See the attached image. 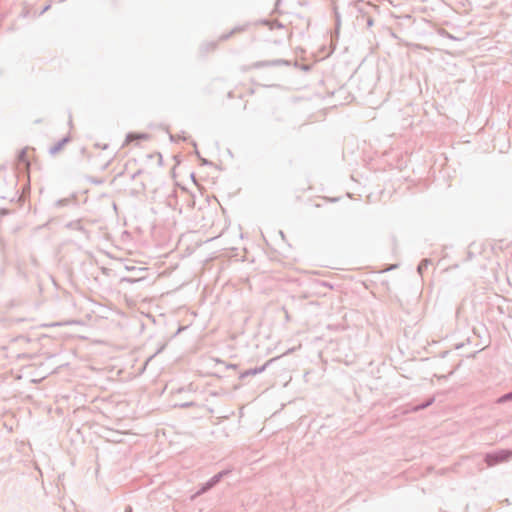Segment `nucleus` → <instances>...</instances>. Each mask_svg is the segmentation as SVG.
I'll return each instance as SVG.
<instances>
[{"instance_id": "17", "label": "nucleus", "mask_w": 512, "mask_h": 512, "mask_svg": "<svg viewBox=\"0 0 512 512\" xmlns=\"http://www.w3.org/2000/svg\"><path fill=\"white\" fill-rule=\"evenodd\" d=\"M70 203V199L69 198H63V199H59L58 201H56L55 205L57 207H63V206H66Z\"/></svg>"}, {"instance_id": "2", "label": "nucleus", "mask_w": 512, "mask_h": 512, "mask_svg": "<svg viewBox=\"0 0 512 512\" xmlns=\"http://www.w3.org/2000/svg\"><path fill=\"white\" fill-rule=\"evenodd\" d=\"M230 473V470L228 469H225V470H222L220 472H218L217 474H215L213 477H211L208 481H206L205 483L201 484L198 491L195 493V495L193 496V498L197 497V496H200L202 494H205L206 492H208L209 490H211L212 488H214L217 484H219L221 482V480L227 476L228 474Z\"/></svg>"}, {"instance_id": "24", "label": "nucleus", "mask_w": 512, "mask_h": 512, "mask_svg": "<svg viewBox=\"0 0 512 512\" xmlns=\"http://www.w3.org/2000/svg\"><path fill=\"white\" fill-rule=\"evenodd\" d=\"M125 512H132V507L131 506H127L125 508Z\"/></svg>"}, {"instance_id": "15", "label": "nucleus", "mask_w": 512, "mask_h": 512, "mask_svg": "<svg viewBox=\"0 0 512 512\" xmlns=\"http://www.w3.org/2000/svg\"><path fill=\"white\" fill-rule=\"evenodd\" d=\"M434 402V398H429L427 401L419 404L415 410H422V409H425L427 408L428 406H430L432 403Z\"/></svg>"}, {"instance_id": "10", "label": "nucleus", "mask_w": 512, "mask_h": 512, "mask_svg": "<svg viewBox=\"0 0 512 512\" xmlns=\"http://www.w3.org/2000/svg\"><path fill=\"white\" fill-rule=\"evenodd\" d=\"M67 228L69 229H72V230H77V231H80L81 233H83L84 235H88V231L87 229L82 225V222L81 220H73V221H70L69 223H67L66 225Z\"/></svg>"}, {"instance_id": "23", "label": "nucleus", "mask_w": 512, "mask_h": 512, "mask_svg": "<svg viewBox=\"0 0 512 512\" xmlns=\"http://www.w3.org/2000/svg\"><path fill=\"white\" fill-rule=\"evenodd\" d=\"M135 136H136L135 134L130 133L127 135V140L130 141Z\"/></svg>"}, {"instance_id": "14", "label": "nucleus", "mask_w": 512, "mask_h": 512, "mask_svg": "<svg viewBox=\"0 0 512 512\" xmlns=\"http://www.w3.org/2000/svg\"><path fill=\"white\" fill-rule=\"evenodd\" d=\"M334 14H335V26H336V33L339 32L341 20H340V14L337 11V8L334 7Z\"/></svg>"}, {"instance_id": "27", "label": "nucleus", "mask_w": 512, "mask_h": 512, "mask_svg": "<svg viewBox=\"0 0 512 512\" xmlns=\"http://www.w3.org/2000/svg\"><path fill=\"white\" fill-rule=\"evenodd\" d=\"M139 173H140V171H138V172L134 173V174L132 175V179H135V178H136V176H137Z\"/></svg>"}, {"instance_id": "19", "label": "nucleus", "mask_w": 512, "mask_h": 512, "mask_svg": "<svg viewBox=\"0 0 512 512\" xmlns=\"http://www.w3.org/2000/svg\"><path fill=\"white\" fill-rule=\"evenodd\" d=\"M361 18V13L359 15L356 16V22H357V25H363L365 24V20L366 19H360Z\"/></svg>"}, {"instance_id": "8", "label": "nucleus", "mask_w": 512, "mask_h": 512, "mask_svg": "<svg viewBox=\"0 0 512 512\" xmlns=\"http://www.w3.org/2000/svg\"><path fill=\"white\" fill-rule=\"evenodd\" d=\"M272 361H273V359L267 361L265 364H263L260 367H255V368H251V369L245 370L244 372L240 373L239 378L241 380H243V379H245L248 376H254V375H257V374H260V373L264 372L266 370V368L268 367V365Z\"/></svg>"}, {"instance_id": "5", "label": "nucleus", "mask_w": 512, "mask_h": 512, "mask_svg": "<svg viewBox=\"0 0 512 512\" xmlns=\"http://www.w3.org/2000/svg\"><path fill=\"white\" fill-rule=\"evenodd\" d=\"M230 473V470L228 469H225V470H222L220 472H218L217 474H215L213 477H211L208 481H206L205 483L201 484L198 491L195 493V495L193 496V498L197 497V496H200L202 494H205L206 492H208L209 490H211L212 488H214L217 484H219L221 482V480L227 476L228 474Z\"/></svg>"}, {"instance_id": "1", "label": "nucleus", "mask_w": 512, "mask_h": 512, "mask_svg": "<svg viewBox=\"0 0 512 512\" xmlns=\"http://www.w3.org/2000/svg\"><path fill=\"white\" fill-rule=\"evenodd\" d=\"M512 458V450L500 449L497 451L486 453L484 456V462L488 467H493L500 463L508 462Z\"/></svg>"}, {"instance_id": "21", "label": "nucleus", "mask_w": 512, "mask_h": 512, "mask_svg": "<svg viewBox=\"0 0 512 512\" xmlns=\"http://www.w3.org/2000/svg\"><path fill=\"white\" fill-rule=\"evenodd\" d=\"M49 8H50V5L45 6V7L42 9V11H41V13H40V14L42 15V14H43V13H45Z\"/></svg>"}, {"instance_id": "22", "label": "nucleus", "mask_w": 512, "mask_h": 512, "mask_svg": "<svg viewBox=\"0 0 512 512\" xmlns=\"http://www.w3.org/2000/svg\"><path fill=\"white\" fill-rule=\"evenodd\" d=\"M228 369H236L237 368V365L236 364H229L227 366Z\"/></svg>"}, {"instance_id": "9", "label": "nucleus", "mask_w": 512, "mask_h": 512, "mask_svg": "<svg viewBox=\"0 0 512 512\" xmlns=\"http://www.w3.org/2000/svg\"><path fill=\"white\" fill-rule=\"evenodd\" d=\"M70 141V137L69 136H66V137H63L61 140H59L55 145H53L52 147H50L49 149V153L51 155H55L57 154L59 151L62 150V148L64 147L65 144H67L68 142Z\"/></svg>"}, {"instance_id": "13", "label": "nucleus", "mask_w": 512, "mask_h": 512, "mask_svg": "<svg viewBox=\"0 0 512 512\" xmlns=\"http://www.w3.org/2000/svg\"><path fill=\"white\" fill-rule=\"evenodd\" d=\"M509 401H512V391L503 394L497 400V402L500 403V404H503V403H506V402H509Z\"/></svg>"}, {"instance_id": "3", "label": "nucleus", "mask_w": 512, "mask_h": 512, "mask_svg": "<svg viewBox=\"0 0 512 512\" xmlns=\"http://www.w3.org/2000/svg\"><path fill=\"white\" fill-rule=\"evenodd\" d=\"M230 473V470L228 469H225V470H222L220 472H218L217 474H215L213 477H211L208 481H206L205 483L201 484L198 491L195 493V495L193 496V498L197 497V496H200L202 494H205L206 492H208L209 490H211L212 488H214L217 484H219L221 482V480L227 476L228 474Z\"/></svg>"}, {"instance_id": "4", "label": "nucleus", "mask_w": 512, "mask_h": 512, "mask_svg": "<svg viewBox=\"0 0 512 512\" xmlns=\"http://www.w3.org/2000/svg\"><path fill=\"white\" fill-rule=\"evenodd\" d=\"M230 473V470L228 469H225V470H222L220 472H218L217 474H215L213 477H211L208 481H206L205 483L201 484L198 491L195 493V495L193 496V498L197 497V496H200L202 494H205L206 492H208L209 490H211L212 488H214L217 484H219L221 482V480L227 476L228 474Z\"/></svg>"}, {"instance_id": "25", "label": "nucleus", "mask_w": 512, "mask_h": 512, "mask_svg": "<svg viewBox=\"0 0 512 512\" xmlns=\"http://www.w3.org/2000/svg\"><path fill=\"white\" fill-rule=\"evenodd\" d=\"M285 318H286V320H288V321L290 320V316H289L288 311H285Z\"/></svg>"}, {"instance_id": "26", "label": "nucleus", "mask_w": 512, "mask_h": 512, "mask_svg": "<svg viewBox=\"0 0 512 512\" xmlns=\"http://www.w3.org/2000/svg\"><path fill=\"white\" fill-rule=\"evenodd\" d=\"M139 137H140L141 139H146V138H147V134H141V135H139Z\"/></svg>"}, {"instance_id": "18", "label": "nucleus", "mask_w": 512, "mask_h": 512, "mask_svg": "<svg viewBox=\"0 0 512 512\" xmlns=\"http://www.w3.org/2000/svg\"><path fill=\"white\" fill-rule=\"evenodd\" d=\"M196 154H197L198 158L200 159L202 165H210L211 164L210 161H208L205 158H202L198 151H196Z\"/></svg>"}, {"instance_id": "16", "label": "nucleus", "mask_w": 512, "mask_h": 512, "mask_svg": "<svg viewBox=\"0 0 512 512\" xmlns=\"http://www.w3.org/2000/svg\"><path fill=\"white\" fill-rule=\"evenodd\" d=\"M243 28L242 27H237V28H234L232 31H230L228 34H223L221 37H220V40H227L229 39L235 32L237 31H242Z\"/></svg>"}, {"instance_id": "12", "label": "nucleus", "mask_w": 512, "mask_h": 512, "mask_svg": "<svg viewBox=\"0 0 512 512\" xmlns=\"http://www.w3.org/2000/svg\"><path fill=\"white\" fill-rule=\"evenodd\" d=\"M27 151L28 149L27 148H24L22 149L19 153H18V161L25 164V165H28V160H27Z\"/></svg>"}, {"instance_id": "7", "label": "nucleus", "mask_w": 512, "mask_h": 512, "mask_svg": "<svg viewBox=\"0 0 512 512\" xmlns=\"http://www.w3.org/2000/svg\"><path fill=\"white\" fill-rule=\"evenodd\" d=\"M369 6V4L363 2V1H359L355 4V8L358 10L359 13H361V18L360 19H366L365 20V25L367 28H370L371 26H373L374 24V20L371 16L367 15L366 12H364V8Z\"/></svg>"}, {"instance_id": "20", "label": "nucleus", "mask_w": 512, "mask_h": 512, "mask_svg": "<svg viewBox=\"0 0 512 512\" xmlns=\"http://www.w3.org/2000/svg\"><path fill=\"white\" fill-rule=\"evenodd\" d=\"M193 405H194V403H193V402H186V403H182V404H180V405H179V407H181V408H187V407H191V406H193Z\"/></svg>"}, {"instance_id": "6", "label": "nucleus", "mask_w": 512, "mask_h": 512, "mask_svg": "<svg viewBox=\"0 0 512 512\" xmlns=\"http://www.w3.org/2000/svg\"><path fill=\"white\" fill-rule=\"evenodd\" d=\"M290 61L284 59L263 60L252 63L247 69H260L265 67L289 66Z\"/></svg>"}, {"instance_id": "11", "label": "nucleus", "mask_w": 512, "mask_h": 512, "mask_svg": "<svg viewBox=\"0 0 512 512\" xmlns=\"http://www.w3.org/2000/svg\"><path fill=\"white\" fill-rule=\"evenodd\" d=\"M431 260L428 258H424L420 261V263L417 266V272L420 275H423V272L428 268L429 265H431Z\"/></svg>"}]
</instances>
